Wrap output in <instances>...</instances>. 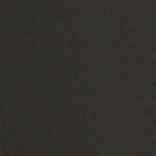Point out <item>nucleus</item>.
<instances>
[{
	"instance_id": "obj_1",
	"label": "nucleus",
	"mask_w": 156,
	"mask_h": 156,
	"mask_svg": "<svg viewBox=\"0 0 156 156\" xmlns=\"http://www.w3.org/2000/svg\"><path fill=\"white\" fill-rule=\"evenodd\" d=\"M7 135L8 136V138L9 139H10L12 138V136L11 134V132L10 131L7 132Z\"/></svg>"
},
{
	"instance_id": "obj_6",
	"label": "nucleus",
	"mask_w": 156,
	"mask_h": 156,
	"mask_svg": "<svg viewBox=\"0 0 156 156\" xmlns=\"http://www.w3.org/2000/svg\"><path fill=\"white\" fill-rule=\"evenodd\" d=\"M9 30H11L10 29H9Z\"/></svg>"
},
{
	"instance_id": "obj_5",
	"label": "nucleus",
	"mask_w": 156,
	"mask_h": 156,
	"mask_svg": "<svg viewBox=\"0 0 156 156\" xmlns=\"http://www.w3.org/2000/svg\"><path fill=\"white\" fill-rule=\"evenodd\" d=\"M92 10L93 11H95V9H93Z\"/></svg>"
},
{
	"instance_id": "obj_4",
	"label": "nucleus",
	"mask_w": 156,
	"mask_h": 156,
	"mask_svg": "<svg viewBox=\"0 0 156 156\" xmlns=\"http://www.w3.org/2000/svg\"><path fill=\"white\" fill-rule=\"evenodd\" d=\"M8 61L9 62H12V61L10 60H8Z\"/></svg>"
},
{
	"instance_id": "obj_2",
	"label": "nucleus",
	"mask_w": 156,
	"mask_h": 156,
	"mask_svg": "<svg viewBox=\"0 0 156 156\" xmlns=\"http://www.w3.org/2000/svg\"><path fill=\"white\" fill-rule=\"evenodd\" d=\"M6 120H7V121H10V120L9 119V117H8V116H7L6 117Z\"/></svg>"
},
{
	"instance_id": "obj_3",
	"label": "nucleus",
	"mask_w": 156,
	"mask_h": 156,
	"mask_svg": "<svg viewBox=\"0 0 156 156\" xmlns=\"http://www.w3.org/2000/svg\"><path fill=\"white\" fill-rule=\"evenodd\" d=\"M7 9L8 10L11 11L10 9L9 8H7Z\"/></svg>"
}]
</instances>
